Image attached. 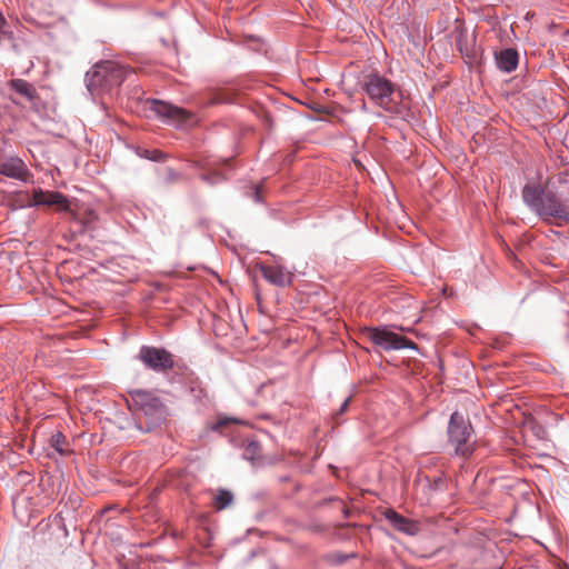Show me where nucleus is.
Returning a JSON list of instances; mask_svg holds the SVG:
<instances>
[{"mask_svg":"<svg viewBox=\"0 0 569 569\" xmlns=\"http://www.w3.org/2000/svg\"><path fill=\"white\" fill-rule=\"evenodd\" d=\"M131 417L122 429H134L140 433H151L160 429L168 420L170 410L164 399L146 389L129 391L127 399Z\"/></svg>","mask_w":569,"mask_h":569,"instance_id":"1","label":"nucleus"},{"mask_svg":"<svg viewBox=\"0 0 569 569\" xmlns=\"http://www.w3.org/2000/svg\"><path fill=\"white\" fill-rule=\"evenodd\" d=\"M526 207L543 222L556 221L558 227L569 222V200L563 199L556 188L540 182H527L521 190Z\"/></svg>","mask_w":569,"mask_h":569,"instance_id":"2","label":"nucleus"},{"mask_svg":"<svg viewBox=\"0 0 569 569\" xmlns=\"http://www.w3.org/2000/svg\"><path fill=\"white\" fill-rule=\"evenodd\" d=\"M359 84L375 106L407 122L415 118L411 108L402 100V91L378 71L366 74Z\"/></svg>","mask_w":569,"mask_h":569,"instance_id":"3","label":"nucleus"},{"mask_svg":"<svg viewBox=\"0 0 569 569\" xmlns=\"http://www.w3.org/2000/svg\"><path fill=\"white\" fill-rule=\"evenodd\" d=\"M132 70L114 61H100L84 76V84L92 98L119 88Z\"/></svg>","mask_w":569,"mask_h":569,"instance_id":"4","label":"nucleus"},{"mask_svg":"<svg viewBox=\"0 0 569 569\" xmlns=\"http://www.w3.org/2000/svg\"><path fill=\"white\" fill-rule=\"evenodd\" d=\"M448 443L453 447L456 456L468 458L473 452V428L462 413L455 411L451 413L448 428Z\"/></svg>","mask_w":569,"mask_h":569,"instance_id":"5","label":"nucleus"},{"mask_svg":"<svg viewBox=\"0 0 569 569\" xmlns=\"http://www.w3.org/2000/svg\"><path fill=\"white\" fill-rule=\"evenodd\" d=\"M366 333L368 339L375 343L376 346H379L385 351H391V350H401V349H412L417 350V345L399 335L392 331L389 327H376V328H367Z\"/></svg>","mask_w":569,"mask_h":569,"instance_id":"6","label":"nucleus"},{"mask_svg":"<svg viewBox=\"0 0 569 569\" xmlns=\"http://www.w3.org/2000/svg\"><path fill=\"white\" fill-rule=\"evenodd\" d=\"M3 178L20 181L23 184H33L34 174L24 160L18 156H6L0 158V183Z\"/></svg>","mask_w":569,"mask_h":569,"instance_id":"7","label":"nucleus"},{"mask_svg":"<svg viewBox=\"0 0 569 569\" xmlns=\"http://www.w3.org/2000/svg\"><path fill=\"white\" fill-rule=\"evenodd\" d=\"M137 359H139L147 369L154 372H166L174 366L172 355L161 347L142 346Z\"/></svg>","mask_w":569,"mask_h":569,"instance_id":"8","label":"nucleus"},{"mask_svg":"<svg viewBox=\"0 0 569 569\" xmlns=\"http://www.w3.org/2000/svg\"><path fill=\"white\" fill-rule=\"evenodd\" d=\"M56 207L59 210H68L70 202L67 196L59 191L33 189L32 199L27 207Z\"/></svg>","mask_w":569,"mask_h":569,"instance_id":"9","label":"nucleus"},{"mask_svg":"<svg viewBox=\"0 0 569 569\" xmlns=\"http://www.w3.org/2000/svg\"><path fill=\"white\" fill-rule=\"evenodd\" d=\"M150 110L164 121L182 120L186 114L183 109L158 99L150 100Z\"/></svg>","mask_w":569,"mask_h":569,"instance_id":"10","label":"nucleus"},{"mask_svg":"<svg viewBox=\"0 0 569 569\" xmlns=\"http://www.w3.org/2000/svg\"><path fill=\"white\" fill-rule=\"evenodd\" d=\"M383 515L396 530L408 536H416L419 532V527L416 521L406 518L395 509H387Z\"/></svg>","mask_w":569,"mask_h":569,"instance_id":"11","label":"nucleus"},{"mask_svg":"<svg viewBox=\"0 0 569 569\" xmlns=\"http://www.w3.org/2000/svg\"><path fill=\"white\" fill-rule=\"evenodd\" d=\"M495 61L497 68L506 73L515 71L519 63V53L515 48H505L495 51Z\"/></svg>","mask_w":569,"mask_h":569,"instance_id":"12","label":"nucleus"},{"mask_svg":"<svg viewBox=\"0 0 569 569\" xmlns=\"http://www.w3.org/2000/svg\"><path fill=\"white\" fill-rule=\"evenodd\" d=\"M452 37L455 39V46L460 54L468 60H475V46L469 43L467 30L463 27L458 26L452 31Z\"/></svg>","mask_w":569,"mask_h":569,"instance_id":"13","label":"nucleus"},{"mask_svg":"<svg viewBox=\"0 0 569 569\" xmlns=\"http://www.w3.org/2000/svg\"><path fill=\"white\" fill-rule=\"evenodd\" d=\"M259 269L262 277L271 284L286 287L291 283V274L286 272L282 267L272 268L266 264H260Z\"/></svg>","mask_w":569,"mask_h":569,"instance_id":"14","label":"nucleus"},{"mask_svg":"<svg viewBox=\"0 0 569 569\" xmlns=\"http://www.w3.org/2000/svg\"><path fill=\"white\" fill-rule=\"evenodd\" d=\"M219 169H212L199 174V178L207 184L214 187L228 180L227 170H232L231 160L224 158L220 161Z\"/></svg>","mask_w":569,"mask_h":569,"instance_id":"15","label":"nucleus"},{"mask_svg":"<svg viewBox=\"0 0 569 569\" xmlns=\"http://www.w3.org/2000/svg\"><path fill=\"white\" fill-rule=\"evenodd\" d=\"M8 86L14 92L27 98L30 101L36 98V89L32 87L31 83L23 79H12L9 81Z\"/></svg>","mask_w":569,"mask_h":569,"instance_id":"16","label":"nucleus"},{"mask_svg":"<svg viewBox=\"0 0 569 569\" xmlns=\"http://www.w3.org/2000/svg\"><path fill=\"white\" fill-rule=\"evenodd\" d=\"M49 443L60 456L67 455V438L62 432L57 431L56 433H53L50 437Z\"/></svg>","mask_w":569,"mask_h":569,"instance_id":"17","label":"nucleus"},{"mask_svg":"<svg viewBox=\"0 0 569 569\" xmlns=\"http://www.w3.org/2000/svg\"><path fill=\"white\" fill-rule=\"evenodd\" d=\"M233 501V495L228 489H219L218 493L214 497V505L218 510L226 509Z\"/></svg>","mask_w":569,"mask_h":569,"instance_id":"18","label":"nucleus"},{"mask_svg":"<svg viewBox=\"0 0 569 569\" xmlns=\"http://www.w3.org/2000/svg\"><path fill=\"white\" fill-rule=\"evenodd\" d=\"M138 156L153 162H164L168 159V154L159 149H141Z\"/></svg>","mask_w":569,"mask_h":569,"instance_id":"19","label":"nucleus"},{"mask_svg":"<svg viewBox=\"0 0 569 569\" xmlns=\"http://www.w3.org/2000/svg\"><path fill=\"white\" fill-rule=\"evenodd\" d=\"M261 452V445L258 440H249L244 446L243 459L253 461Z\"/></svg>","mask_w":569,"mask_h":569,"instance_id":"20","label":"nucleus"},{"mask_svg":"<svg viewBox=\"0 0 569 569\" xmlns=\"http://www.w3.org/2000/svg\"><path fill=\"white\" fill-rule=\"evenodd\" d=\"M232 101H233V99L230 96L216 92V93H212L202 103H203V106L209 107V106L221 104V103H231Z\"/></svg>","mask_w":569,"mask_h":569,"instance_id":"21","label":"nucleus"},{"mask_svg":"<svg viewBox=\"0 0 569 569\" xmlns=\"http://www.w3.org/2000/svg\"><path fill=\"white\" fill-rule=\"evenodd\" d=\"M182 179H184V176L181 172H178L170 167L164 169L163 182L166 184H173Z\"/></svg>","mask_w":569,"mask_h":569,"instance_id":"22","label":"nucleus"},{"mask_svg":"<svg viewBox=\"0 0 569 569\" xmlns=\"http://www.w3.org/2000/svg\"><path fill=\"white\" fill-rule=\"evenodd\" d=\"M240 421L237 418L232 417H219L217 421L211 426L212 431H220L223 427L230 423H239Z\"/></svg>","mask_w":569,"mask_h":569,"instance_id":"23","label":"nucleus"},{"mask_svg":"<svg viewBox=\"0 0 569 569\" xmlns=\"http://www.w3.org/2000/svg\"><path fill=\"white\" fill-rule=\"evenodd\" d=\"M350 400L351 397L346 398L341 403L340 408L332 415V419L335 420L336 423H340L339 418L347 411Z\"/></svg>","mask_w":569,"mask_h":569,"instance_id":"24","label":"nucleus"},{"mask_svg":"<svg viewBox=\"0 0 569 569\" xmlns=\"http://www.w3.org/2000/svg\"><path fill=\"white\" fill-rule=\"evenodd\" d=\"M332 557V561L337 565H342L345 563L349 558L351 557H355V555H346V553H340V552H337L335 555L331 556Z\"/></svg>","mask_w":569,"mask_h":569,"instance_id":"25","label":"nucleus"},{"mask_svg":"<svg viewBox=\"0 0 569 569\" xmlns=\"http://www.w3.org/2000/svg\"><path fill=\"white\" fill-rule=\"evenodd\" d=\"M80 502H81V499L78 496H76L73 498L70 497L68 502L66 503V506L68 503H70V507H71L72 511H74L80 506Z\"/></svg>","mask_w":569,"mask_h":569,"instance_id":"26","label":"nucleus"},{"mask_svg":"<svg viewBox=\"0 0 569 569\" xmlns=\"http://www.w3.org/2000/svg\"><path fill=\"white\" fill-rule=\"evenodd\" d=\"M436 490H442L445 487V480L441 477H437L431 486Z\"/></svg>","mask_w":569,"mask_h":569,"instance_id":"27","label":"nucleus"},{"mask_svg":"<svg viewBox=\"0 0 569 569\" xmlns=\"http://www.w3.org/2000/svg\"><path fill=\"white\" fill-rule=\"evenodd\" d=\"M253 200L256 202H262V197H261L259 188H256L253 191Z\"/></svg>","mask_w":569,"mask_h":569,"instance_id":"28","label":"nucleus"},{"mask_svg":"<svg viewBox=\"0 0 569 569\" xmlns=\"http://www.w3.org/2000/svg\"><path fill=\"white\" fill-rule=\"evenodd\" d=\"M191 167L194 169H204V166L200 161H192Z\"/></svg>","mask_w":569,"mask_h":569,"instance_id":"29","label":"nucleus"},{"mask_svg":"<svg viewBox=\"0 0 569 569\" xmlns=\"http://www.w3.org/2000/svg\"><path fill=\"white\" fill-rule=\"evenodd\" d=\"M256 555H257V551L256 550H251L250 553L247 557V562L250 561L252 558H254Z\"/></svg>","mask_w":569,"mask_h":569,"instance_id":"30","label":"nucleus"},{"mask_svg":"<svg viewBox=\"0 0 569 569\" xmlns=\"http://www.w3.org/2000/svg\"><path fill=\"white\" fill-rule=\"evenodd\" d=\"M360 110L363 112H368V106H367L366 101H362V103L360 106Z\"/></svg>","mask_w":569,"mask_h":569,"instance_id":"31","label":"nucleus"},{"mask_svg":"<svg viewBox=\"0 0 569 569\" xmlns=\"http://www.w3.org/2000/svg\"><path fill=\"white\" fill-rule=\"evenodd\" d=\"M264 121H266V123H267L268 126H271V119H270V117H269V116H266V120H264Z\"/></svg>","mask_w":569,"mask_h":569,"instance_id":"32","label":"nucleus"},{"mask_svg":"<svg viewBox=\"0 0 569 569\" xmlns=\"http://www.w3.org/2000/svg\"><path fill=\"white\" fill-rule=\"evenodd\" d=\"M203 391L201 389H199V392L194 396L197 399H200L201 396H202Z\"/></svg>","mask_w":569,"mask_h":569,"instance_id":"33","label":"nucleus"}]
</instances>
